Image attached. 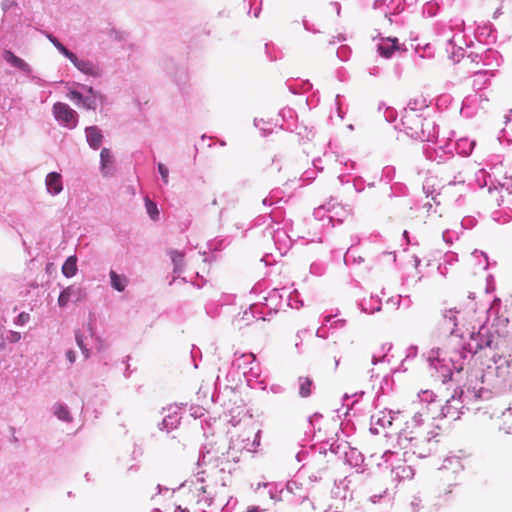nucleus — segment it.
Here are the masks:
<instances>
[{
    "instance_id": "nucleus-28",
    "label": "nucleus",
    "mask_w": 512,
    "mask_h": 512,
    "mask_svg": "<svg viewBox=\"0 0 512 512\" xmlns=\"http://www.w3.org/2000/svg\"><path fill=\"white\" fill-rule=\"evenodd\" d=\"M113 156L108 148H103L100 152V171L103 176L112 174Z\"/></svg>"
},
{
    "instance_id": "nucleus-58",
    "label": "nucleus",
    "mask_w": 512,
    "mask_h": 512,
    "mask_svg": "<svg viewBox=\"0 0 512 512\" xmlns=\"http://www.w3.org/2000/svg\"><path fill=\"white\" fill-rule=\"evenodd\" d=\"M278 191H272L269 196L265 197L262 201L263 205L265 206H271L275 203H277V201L280 199L278 197Z\"/></svg>"
},
{
    "instance_id": "nucleus-60",
    "label": "nucleus",
    "mask_w": 512,
    "mask_h": 512,
    "mask_svg": "<svg viewBox=\"0 0 512 512\" xmlns=\"http://www.w3.org/2000/svg\"><path fill=\"white\" fill-rule=\"evenodd\" d=\"M30 321V315L26 312H21L15 319L14 324L17 326H24Z\"/></svg>"
},
{
    "instance_id": "nucleus-45",
    "label": "nucleus",
    "mask_w": 512,
    "mask_h": 512,
    "mask_svg": "<svg viewBox=\"0 0 512 512\" xmlns=\"http://www.w3.org/2000/svg\"><path fill=\"white\" fill-rule=\"evenodd\" d=\"M439 9H440V5L438 4V2L435 0H432V1L426 2L423 5L422 13L424 16L431 18L438 14Z\"/></svg>"
},
{
    "instance_id": "nucleus-25",
    "label": "nucleus",
    "mask_w": 512,
    "mask_h": 512,
    "mask_svg": "<svg viewBox=\"0 0 512 512\" xmlns=\"http://www.w3.org/2000/svg\"><path fill=\"white\" fill-rule=\"evenodd\" d=\"M4 59L6 62H8L11 66L25 72L27 75H30L32 73V68L28 63H26L23 59L16 56L12 51L5 50L4 52Z\"/></svg>"
},
{
    "instance_id": "nucleus-16",
    "label": "nucleus",
    "mask_w": 512,
    "mask_h": 512,
    "mask_svg": "<svg viewBox=\"0 0 512 512\" xmlns=\"http://www.w3.org/2000/svg\"><path fill=\"white\" fill-rule=\"evenodd\" d=\"M400 411L383 410L371 416L370 431L374 434H379L376 425L386 428L392 425L393 421L398 417Z\"/></svg>"
},
{
    "instance_id": "nucleus-51",
    "label": "nucleus",
    "mask_w": 512,
    "mask_h": 512,
    "mask_svg": "<svg viewBox=\"0 0 512 512\" xmlns=\"http://www.w3.org/2000/svg\"><path fill=\"white\" fill-rule=\"evenodd\" d=\"M145 206H146V210H147V213L150 216V218L152 220H157V218L159 216V210H158L156 203L153 202L152 200H150L149 198H146Z\"/></svg>"
},
{
    "instance_id": "nucleus-62",
    "label": "nucleus",
    "mask_w": 512,
    "mask_h": 512,
    "mask_svg": "<svg viewBox=\"0 0 512 512\" xmlns=\"http://www.w3.org/2000/svg\"><path fill=\"white\" fill-rule=\"evenodd\" d=\"M486 76V71L478 70L474 72V86H476L478 83L480 85H483L486 83V79H484Z\"/></svg>"
},
{
    "instance_id": "nucleus-5",
    "label": "nucleus",
    "mask_w": 512,
    "mask_h": 512,
    "mask_svg": "<svg viewBox=\"0 0 512 512\" xmlns=\"http://www.w3.org/2000/svg\"><path fill=\"white\" fill-rule=\"evenodd\" d=\"M472 382L467 378V382L462 387H457L449 399L446 400L445 405L440 406L441 412L439 417L452 418L454 420L459 418V414L465 405L481 399L480 397L468 396L471 389Z\"/></svg>"
},
{
    "instance_id": "nucleus-53",
    "label": "nucleus",
    "mask_w": 512,
    "mask_h": 512,
    "mask_svg": "<svg viewBox=\"0 0 512 512\" xmlns=\"http://www.w3.org/2000/svg\"><path fill=\"white\" fill-rule=\"evenodd\" d=\"M493 219L500 224L508 223L512 220V210L504 213L494 212Z\"/></svg>"
},
{
    "instance_id": "nucleus-17",
    "label": "nucleus",
    "mask_w": 512,
    "mask_h": 512,
    "mask_svg": "<svg viewBox=\"0 0 512 512\" xmlns=\"http://www.w3.org/2000/svg\"><path fill=\"white\" fill-rule=\"evenodd\" d=\"M165 69L179 88L184 89L189 80L187 68L183 65L178 66L174 61L169 60L165 65Z\"/></svg>"
},
{
    "instance_id": "nucleus-39",
    "label": "nucleus",
    "mask_w": 512,
    "mask_h": 512,
    "mask_svg": "<svg viewBox=\"0 0 512 512\" xmlns=\"http://www.w3.org/2000/svg\"><path fill=\"white\" fill-rule=\"evenodd\" d=\"M299 395L302 398L309 397L312 393L313 381L309 377H299Z\"/></svg>"
},
{
    "instance_id": "nucleus-6",
    "label": "nucleus",
    "mask_w": 512,
    "mask_h": 512,
    "mask_svg": "<svg viewBox=\"0 0 512 512\" xmlns=\"http://www.w3.org/2000/svg\"><path fill=\"white\" fill-rule=\"evenodd\" d=\"M231 461L236 462V456L231 457L230 446L226 451L221 450L220 447L210 445L203 447L199 453L198 466L212 464L214 467L219 468L221 471L230 470Z\"/></svg>"
},
{
    "instance_id": "nucleus-30",
    "label": "nucleus",
    "mask_w": 512,
    "mask_h": 512,
    "mask_svg": "<svg viewBox=\"0 0 512 512\" xmlns=\"http://www.w3.org/2000/svg\"><path fill=\"white\" fill-rule=\"evenodd\" d=\"M475 38L478 42H494L496 35L491 25H484L478 27L475 31Z\"/></svg>"
},
{
    "instance_id": "nucleus-54",
    "label": "nucleus",
    "mask_w": 512,
    "mask_h": 512,
    "mask_svg": "<svg viewBox=\"0 0 512 512\" xmlns=\"http://www.w3.org/2000/svg\"><path fill=\"white\" fill-rule=\"evenodd\" d=\"M244 2H247L249 5V13H251L252 9L254 8L253 15L257 18L262 9V0H244Z\"/></svg>"
},
{
    "instance_id": "nucleus-29",
    "label": "nucleus",
    "mask_w": 512,
    "mask_h": 512,
    "mask_svg": "<svg viewBox=\"0 0 512 512\" xmlns=\"http://www.w3.org/2000/svg\"><path fill=\"white\" fill-rule=\"evenodd\" d=\"M445 49L449 58L454 62H459L460 59L464 57V49L462 46L456 44L455 37L447 41Z\"/></svg>"
},
{
    "instance_id": "nucleus-23",
    "label": "nucleus",
    "mask_w": 512,
    "mask_h": 512,
    "mask_svg": "<svg viewBox=\"0 0 512 512\" xmlns=\"http://www.w3.org/2000/svg\"><path fill=\"white\" fill-rule=\"evenodd\" d=\"M45 185L47 192L56 196L60 194L63 190L62 176L58 172H50L47 174L45 178Z\"/></svg>"
},
{
    "instance_id": "nucleus-32",
    "label": "nucleus",
    "mask_w": 512,
    "mask_h": 512,
    "mask_svg": "<svg viewBox=\"0 0 512 512\" xmlns=\"http://www.w3.org/2000/svg\"><path fill=\"white\" fill-rule=\"evenodd\" d=\"M235 359L233 365L238 369L247 370L250 365L256 362V356L253 353H244L237 357V353L234 354Z\"/></svg>"
},
{
    "instance_id": "nucleus-34",
    "label": "nucleus",
    "mask_w": 512,
    "mask_h": 512,
    "mask_svg": "<svg viewBox=\"0 0 512 512\" xmlns=\"http://www.w3.org/2000/svg\"><path fill=\"white\" fill-rule=\"evenodd\" d=\"M110 283L113 289L123 292L128 284V279L124 275L116 273L114 270L109 272Z\"/></svg>"
},
{
    "instance_id": "nucleus-20",
    "label": "nucleus",
    "mask_w": 512,
    "mask_h": 512,
    "mask_svg": "<svg viewBox=\"0 0 512 512\" xmlns=\"http://www.w3.org/2000/svg\"><path fill=\"white\" fill-rule=\"evenodd\" d=\"M70 61L83 74L95 78L101 76V69L99 66L90 60L79 59L76 54H74V57H71Z\"/></svg>"
},
{
    "instance_id": "nucleus-1",
    "label": "nucleus",
    "mask_w": 512,
    "mask_h": 512,
    "mask_svg": "<svg viewBox=\"0 0 512 512\" xmlns=\"http://www.w3.org/2000/svg\"><path fill=\"white\" fill-rule=\"evenodd\" d=\"M471 392L468 396L488 399L491 393H502L512 388V354H493L485 368L472 370L468 377Z\"/></svg>"
},
{
    "instance_id": "nucleus-37",
    "label": "nucleus",
    "mask_w": 512,
    "mask_h": 512,
    "mask_svg": "<svg viewBox=\"0 0 512 512\" xmlns=\"http://www.w3.org/2000/svg\"><path fill=\"white\" fill-rule=\"evenodd\" d=\"M284 300L286 302L287 307L299 309L303 306L302 300L299 298V293L297 290L288 291L286 289V294H284Z\"/></svg>"
},
{
    "instance_id": "nucleus-19",
    "label": "nucleus",
    "mask_w": 512,
    "mask_h": 512,
    "mask_svg": "<svg viewBox=\"0 0 512 512\" xmlns=\"http://www.w3.org/2000/svg\"><path fill=\"white\" fill-rule=\"evenodd\" d=\"M84 296L83 289L76 285H71L60 292L58 305L65 307L70 301L79 302Z\"/></svg>"
},
{
    "instance_id": "nucleus-22",
    "label": "nucleus",
    "mask_w": 512,
    "mask_h": 512,
    "mask_svg": "<svg viewBox=\"0 0 512 512\" xmlns=\"http://www.w3.org/2000/svg\"><path fill=\"white\" fill-rule=\"evenodd\" d=\"M400 45L397 38L382 39L378 45L377 50L384 58H391L395 52L400 51Z\"/></svg>"
},
{
    "instance_id": "nucleus-18",
    "label": "nucleus",
    "mask_w": 512,
    "mask_h": 512,
    "mask_svg": "<svg viewBox=\"0 0 512 512\" xmlns=\"http://www.w3.org/2000/svg\"><path fill=\"white\" fill-rule=\"evenodd\" d=\"M180 410L181 408L178 406H170L167 409L164 408L163 411H167L168 414L164 416L162 422L159 424V429L167 432L176 429L181 421Z\"/></svg>"
},
{
    "instance_id": "nucleus-8",
    "label": "nucleus",
    "mask_w": 512,
    "mask_h": 512,
    "mask_svg": "<svg viewBox=\"0 0 512 512\" xmlns=\"http://www.w3.org/2000/svg\"><path fill=\"white\" fill-rule=\"evenodd\" d=\"M284 294H286V288L272 289L268 295L264 297V302L261 303V305L257 303L250 305V313L256 319L266 320L265 313L260 310L261 306H265L268 309V314L272 312L276 313L284 307Z\"/></svg>"
},
{
    "instance_id": "nucleus-3",
    "label": "nucleus",
    "mask_w": 512,
    "mask_h": 512,
    "mask_svg": "<svg viewBox=\"0 0 512 512\" xmlns=\"http://www.w3.org/2000/svg\"><path fill=\"white\" fill-rule=\"evenodd\" d=\"M438 435L425 426L424 413L416 412L398 433L397 444L405 450L404 454L410 452L418 458H426L436 450Z\"/></svg>"
},
{
    "instance_id": "nucleus-33",
    "label": "nucleus",
    "mask_w": 512,
    "mask_h": 512,
    "mask_svg": "<svg viewBox=\"0 0 512 512\" xmlns=\"http://www.w3.org/2000/svg\"><path fill=\"white\" fill-rule=\"evenodd\" d=\"M362 312L373 314L381 310V299L378 296H371L369 300L360 303Z\"/></svg>"
},
{
    "instance_id": "nucleus-43",
    "label": "nucleus",
    "mask_w": 512,
    "mask_h": 512,
    "mask_svg": "<svg viewBox=\"0 0 512 512\" xmlns=\"http://www.w3.org/2000/svg\"><path fill=\"white\" fill-rule=\"evenodd\" d=\"M54 414L57 416L59 420L64 422H71L72 417L68 407L64 404L58 403L54 406Z\"/></svg>"
},
{
    "instance_id": "nucleus-35",
    "label": "nucleus",
    "mask_w": 512,
    "mask_h": 512,
    "mask_svg": "<svg viewBox=\"0 0 512 512\" xmlns=\"http://www.w3.org/2000/svg\"><path fill=\"white\" fill-rule=\"evenodd\" d=\"M169 255L173 263V273L180 275L184 271V254L177 250H170Z\"/></svg>"
},
{
    "instance_id": "nucleus-11",
    "label": "nucleus",
    "mask_w": 512,
    "mask_h": 512,
    "mask_svg": "<svg viewBox=\"0 0 512 512\" xmlns=\"http://www.w3.org/2000/svg\"><path fill=\"white\" fill-rule=\"evenodd\" d=\"M345 462L355 469V473L346 476L341 483L346 489L349 485L356 481L360 474H364L366 471V465L364 464L363 454L356 448L349 447L347 451H344Z\"/></svg>"
},
{
    "instance_id": "nucleus-48",
    "label": "nucleus",
    "mask_w": 512,
    "mask_h": 512,
    "mask_svg": "<svg viewBox=\"0 0 512 512\" xmlns=\"http://www.w3.org/2000/svg\"><path fill=\"white\" fill-rule=\"evenodd\" d=\"M330 214V202L319 206L313 212L314 217L320 221H327V215Z\"/></svg>"
},
{
    "instance_id": "nucleus-46",
    "label": "nucleus",
    "mask_w": 512,
    "mask_h": 512,
    "mask_svg": "<svg viewBox=\"0 0 512 512\" xmlns=\"http://www.w3.org/2000/svg\"><path fill=\"white\" fill-rule=\"evenodd\" d=\"M434 178H427L423 184V192L426 194L427 197H431V199L439 205V202L436 201L437 196L439 193H436V189L434 188Z\"/></svg>"
},
{
    "instance_id": "nucleus-38",
    "label": "nucleus",
    "mask_w": 512,
    "mask_h": 512,
    "mask_svg": "<svg viewBox=\"0 0 512 512\" xmlns=\"http://www.w3.org/2000/svg\"><path fill=\"white\" fill-rule=\"evenodd\" d=\"M443 469L452 470L453 472H457L463 470V464L461 458L458 456H448L444 459Z\"/></svg>"
},
{
    "instance_id": "nucleus-2",
    "label": "nucleus",
    "mask_w": 512,
    "mask_h": 512,
    "mask_svg": "<svg viewBox=\"0 0 512 512\" xmlns=\"http://www.w3.org/2000/svg\"><path fill=\"white\" fill-rule=\"evenodd\" d=\"M499 338L497 329L488 323L481 324L477 330L473 326L468 339L464 337L463 333L455 334V330H452L449 336V346L451 347L450 360L453 367L456 370H463L479 351L496 348Z\"/></svg>"
},
{
    "instance_id": "nucleus-27",
    "label": "nucleus",
    "mask_w": 512,
    "mask_h": 512,
    "mask_svg": "<svg viewBox=\"0 0 512 512\" xmlns=\"http://www.w3.org/2000/svg\"><path fill=\"white\" fill-rule=\"evenodd\" d=\"M482 65L485 66V67H494V66H499L500 65V62H501V55L499 54L498 51L494 50V49H491V48H487V49H482Z\"/></svg>"
},
{
    "instance_id": "nucleus-41",
    "label": "nucleus",
    "mask_w": 512,
    "mask_h": 512,
    "mask_svg": "<svg viewBox=\"0 0 512 512\" xmlns=\"http://www.w3.org/2000/svg\"><path fill=\"white\" fill-rule=\"evenodd\" d=\"M420 401L426 403V406L421 409L424 415L430 410V406L435 405V394L433 391L425 390L418 394Z\"/></svg>"
},
{
    "instance_id": "nucleus-13",
    "label": "nucleus",
    "mask_w": 512,
    "mask_h": 512,
    "mask_svg": "<svg viewBox=\"0 0 512 512\" xmlns=\"http://www.w3.org/2000/svg\"><path fill=\"white\" fill-rule=\"evenodd\" d=\"M397 453L387 450L382 455V459L386 469H391L394 478L399 480L411 479L414 475V470L411 466L405 464L395 465L394 459L397 458Z\"/></svg>"
},
{
    "instance_id": "nucleus-61",
    "label": "nucleus",
    "mask_w": 512,
    "mask_h": 512,
    "mask_svg": "<svg viewBox=\"0 0 512 512\" xmlns=\"http://www.w3.org/2000/svg\"><path fill=\"white\" fill-rule=\"evenodd\" d=\"M482 49L478 51H472L467 55V58L470 59L472 63L479 64L482 62Z\"/></svg>"
},
{
    "instance_id": "nucleus-49",
    "label": "nucleus",
    "mask_w": 512,
    "mask_h": 512,
    "mask_svg": "<svg viewBox=\"0 0 512 512\" xmlns=\"http://www.w3.org/2000/svg\"><path fill=\"white\" fill-rule=\"evenodd\" d=\"M247 380L258 379L261 375V369L259 363L256 361L253 365H250L248 370L243 371Z\"/></svg>"
},
{
    "instance_id": "nucleus-44",
    "label": "nucleus",
    "mask_w": 512,
    "mask_h": 512,
    "mask_svg": "<svg viewBox=\"0 0 512 512\" xmlns=\"http://www.w3.org/2000/svg\"><path fill=\"white\" fill-rule=\"evenodd\" d=\"M364 262V258L356 256L352 248H349L344 254V263L346 266H357Z\"/></svg>"
},
{
    "instance_id": "nucleus-31",
    "label": "nucleus",
    "mask_w": 512,
    "mask_h": 512,
    "mask_svg": "<svg viewBox=\"0 0 512 512\" xmlns=\"http://www.w3.org/2000/svg\"><path fill=\"white\" fill-rule=\"evenodd\" d=\"M475 144V140H470L468 138H460L455 142L454 148L458 154L468 156L472 153Z\"/></svg>"
},
{
    "instance_id": "nucleus-42",
    "label": "nucleus",
    "mask_w": 512,
    "mask_h": 512,
    "mask_svg": "<svg viewBox=\"0 0 512 512\" xmlns=\"http://www.w3.org/2000/svg\"><path fill=\"white\" fill-rule=\"evenodd\" d=\"M47 38L53 44V46L67 59L70 60L71 57H74V53L67 49L54 35L47 34Z\"/></svg>"
},
{
    "instance_id": "nucleus-52",
    "label": "nucleus",
    "mask_w": 512,
    "mask_h": 512,
    "mask_svg": "<svg viewBox=\"0 0 512 512\" xmlns=\"http://www.w3.org/2000/svg\"><path fill=\"white\" fill-rule=\"evenodd\" d=\"M392 348V344L391 343H384L381 347L382 351L385 352L381 357H377V356H373L372 357V364L373 365H376L377 363H380V362H390V359L388 358V355H387V352L390 351Z\"/></svg>"
},
{
    "instance_id": "nucleus-14",
    "label": "nucleus",
    "mask_w": 512,
    "mask_h": 512,
    "mask_svg": "<svg viewBox=\"0 0 512 512\" xmlns=\"http://www.w3.org/2000/svg\"><path fill=\"white\" fill-rule=\"evenodd\" d=\"M437 141L434 139L432 143L435 144L433 149L428 145L424 148V153L426 157L432 161H437L438 163L444 161L447 157L452 156L455 148V142L449 141L444 142L437 138Z\"/></svg>"
},
{
    "instance_id": "nucleus-55",
    "label": "nucleus",
    "mask_w": 512,
    "mask_h": 512,
    "mask_svg": "<svg viewBox=\"0 0 512 512\" xmlns=\"http://www.w3.org/2000/svg\"><path fill=\"white\" fill-rule=\"evenodd\" d=\"M350 446H348V444L346 442H342V443H332L331 446H330V451L336 455H341L343 454L344 455V451H347L348 448Z\"/></svg>"
},
{
    "instance_id": "nucleus-24",
    "label": "nucleus",
    "mask_w": 512,
    "mask_h": 512,
    "mask_svg": "<svg viewBox=\"0 0 512 512\" xmlns=\"http://www.w3.org/2000/svg\"><path fill=\"white\" fill-rule=\"evenodd\" d=\"M86 141L90 148L97 150L103 142V133L97 126H88L85 128Z\"/></svg>"
},
{
    "instance_id": "nucleus-12",
    "label": "nucleus",
    "mask_w": 512,
    "mask_h": 512,
    "mask_svg": "<svg viewBox=\"0 0 512 512\" xmlns=\"http://www.w3.org/2000/svg\"><path fill=\"white\" fill-rule=\"evenodd\" d=\"M53 116L60 126L69 130L75 129L78 125V113L68 104L56 102L52 108Z\"/></svg>"
},
{
    "instance_id": "nucleus-9",
    "label": "nucleus",
    "mask_w": 512,
    "mask_h": 512,
    "mask_svg": "<svg viewBox=\"0 0 512 512\" xmlns=\"http://www.w3.org/2000/svg\"><path fill=\"white\" fill-rule=\"evenodd\" d=\"M82 91L70 90L68 97L79 107L87 110H96L99 103H103L105 96L91 86L81 85Z\"/></svg>"
},
{
    "instance_id": "nucleus-47",
    "label": "nucleus",
    "mask_w": 512,
    "mask_h": 512,
    "mask_svg": "<svg viewBox=\"0 0 512 512\" xmlns=\"http://www.w3.org/2000/svg\"><path fill=\"white\" fill-rule=\"evenodd\" d=\"M417 353H418L417 346H415V345L409 346L406 350V355H405L404 360L401 362L400 366L394 372L406 371L407 368L405 366V362H407L410 359H414L417 356Z\"/></svg>"
},
{
    "instance_id": "nucleus-50",
    "label": "nucleus",
    "mask_w": 512,
    "mask_h": 512,
    "mask_svg": "<svg viewBox=\"0 0 512 512\" xmlns=\"http://www.w3.org/2000/svg\"><path fill=\"white\" fill-rule=\"evenodd\" d=\"M75 340L85 359L90 357V350L84 343V336L80 331H75Z\"/></svg>"
},
{
    "instance_id": "nucleus-59",
    "label": "nucleus",
    "mask_w": 512,
    "mask_h": 512,
    "mask_svg": "<svg viewBox=\"0 0 512 512\" xmlns=\"http://www.w3.org/2000/svg\"><path fill=\"white\" fill-rule=\"evenodd\" d=\"M157 170L161 175L164 184H168L169 181V170L163 163H158Z\"/></svg>"
},
{
    "instance_id": "nucleus-57",
    "label": "nucleus",
    "mask_w": 512,
    "mask_h": 512,
    "mask_svg": "<svg viewBox=\"0 0 512 512\" xmlns=\"http://www.w3.org/2000/svg\"><path fill=\"white\" fill-rule=\"evenodd\" d=\"M425 107H426L425 100L415 99V100L409 101L406 108H413V111H415V113H418L420 110H422Z\"/></svg>"
},
{
    "instance_id": "nucleus-64",
    "label": "nucleus",
    "mask_w": 512,
    "mask_h": 512,
    "mask_svg": "<svg viewBox=\"0 0 512 512\" xmlns=\"http://www.w3.org/2000/svg\"><path fill=\"white\" fill-rule=\"evenodd\" d=\"M198 504L202 507H211L215 504V499L211 496H203L199 499Z\"/></svg>"
},
{
    "instance_id": "nucleus-10",
    "label": "nucleus",
    "mask_w": 512,
    "mask_h": 512,
    "mask_svg": "<svg viewBox=\"0 0 512 512\" xmlns=\"http://www.w3.org/2000/svg\"><path fill=\"white\" fill-rule=\"evenodd\" d=\"M286 226L287 224H281L271 220V223H269L263 231L264 237L273 240L281 255L286 254L291 246V236L289 235Z\"/></svg>"
},
{
    "instance_id": "nucleus-36",
    "label": "nucleus",
    "mask_w": 512,
    "mask_h": 512,
    "mask_svg": "<svg viewBox=\"0 0 512 512\" xmlns=\"http://www.w3.org/2000/svg\"><path fill=\"white\" fill-rule=\"evenodd\" d=\"M77 273V257L76 255L69 256L63 266L62 274L67 278H72Z\"/></svg>"
},
{
    "instance_id": "nucleus-15",
    "label": "nucleus",
    "mask_w": 512,
    "mask_h": 512,
    "mask_svg": "<svg viewBox=\"0 0 512 512\" xmlns=\"http://www.w3.org/2000/svg\"><path fill=\"white\" fill-rule=\"evenodd\" d=\"M261 487L268 489V495L274 502H279L284 499L283 494L294 493V487H297L296 482H288L286 485L281 483H259L257 489Z\"/></svg>"
},
{
    "instance_id": "nucleus-63",
    "label": "nucleus",
    "mask_w": 512,
    "mask_h": 512,
    "mask_svg": "<svg viewBox=\"0 0 512 512\" xmlns=\"http://www.w3.org/2000/svg\"><path fill=\"white\" fill-rule=\"evenodd\" d=\"M461 225L464 229H471L476 225V219L471 216L465 217L462 219Z\"/></svg>"
},
{
    "instance_id": "nucleus-7",
    "label": "nucleus",
    "mask_w": 512,
    "mask_h": 512,
    "mask_svg": "<svg viewBox=\"0 0 512 512\" xmlns=\"http://www.w3.org/2000/svg\"><path fill=\"white\" fill-rule=\"evenodd\" d=\"M446 348L448 354L450 355L451 347L449 346V341L447 342ZM428 361L431 370H434L432 376L436 377L443 384L447 383L448 381H452L454 373L459 374L462 371L456 370L453 367V363L450 360V356L448 357V360H446L445 358H440L438 351L432 350L428 357Z\"/></svg>"
},
{
    "instance_id": "nucleus-26",
    "label": "nucleus",
    "mask_w": 512,
    "mask_h": 512,
    "mask_svg": "<svg viewBox=\"0 0 512 512\" xmlns=\"http://www.w3.org/2000/svg\"><path fill=\"white\" fill-rule=\"evenodd\" d=\"M460 312L456 309H445L442 313L443 317V325H446L447 328L450 330H455V334H461L460 329L458 328V317L457 315ZM451 333L449 334V336Z\"/></svg>"
},
{
    "instance_id": "nucleus-40",
    "label": "nucleus",
    "mask_w": 512,
    "mask_h": 512,
    "mask_svg": "<svg viewBox=\"0 0 512 512\" xmlns=\"http://www.w3.org/2000/svg\"><path fill=\"white\" fill-rule=\"evenodd\" d=\"M500 430L512 435V409L507 408L501 415Z\"/></svg>"
},
{
    "instance_id": "nucleus-4",
    "label": "nucleus",
    "mask_w": 512,
    "mask_h": 512,
    "mask_svg": "<svg viewBox=\"0 0 512 512\" xmlns=\"http://www.w3.org/2000/svg\"><path fill=\"white\" fill-rule=\"evenodd\" d=\"M401 130L412 139L421 142L437 141V128L435 121L430 118H422L419 113H415L413 108H404L401 116Z\"/></svg>"
},
{
    "instance_id": "nucleus-56",
    "label": "nucleus",
    "mask_w": 512,
    "mask_h": 512,
    "mask_svg": "<svg viewBox=\"0 0 512 512\" xmlns=\"http://www.w3.org/2000/svg\"><path fill=\"white\" fill-rule=\"evenodd\" d=\"M265 54L270 61H276L279 58L276 48L272 43L265 44Z\"/></svg>"
},
{
    "instance_id": "nucleus-21",
    "label": "nucleus",
    "mask_w": 512,
    "mask_h": 512,
    "mask_svg": "<svg viewBox=\"0 0 512 512\" xmlns=\"http://www.w3.org/2000/svg\"><path fill=\"white\" fill-rule=\"evenodd\" d=\"M351 212V209L340 204L330 203V214L327 215V225L334 226L335 223H342Z\"/></svg>"
}]
</instances>
